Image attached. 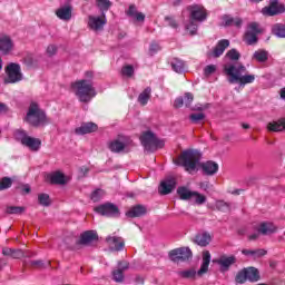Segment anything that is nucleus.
<instances>
[{
	"mask_svg": "<svg viewBox=\"0 0 285 285\" xmlns=\"http://www.w3.org/2000/svg\"><path fill=\"white\" fill-rule=\"evenodd\" d=\"M246 66L242 62H227L224 65V75L228 83H238L242 88L255 81V75L246 73Z\"/></svg>",
	"mask_w": 285,
	"mask_h": 285,
	"instance_id": "f257e3e1",
	"label": "nucleus"
},
{
	"mask_svg": "<svg viewBox=\"0 0 285 285\" xmlns=\"http://www.w3.org/2000/svg\"><path fill=\"white\" fill-rule=\"evenodd\" d=\"M71 92H73L82 104H88V101H91L92 98L97 96L92 81L87 79L72 82Z\"/></svg>",
	"mask_w": 285,
	"mask_h": 285,
	"instance_id": "f03ea898",
	"label": "nucleus"
},
{
	"mask_svg": "<svg viewBox=\"0 0 285 285\" xmlns=\"http://www.w3.org/2000/svg\"><path fill=\"white\" fill-rule=\"evenodd\" d=\"M199 161H202V153L195 149H188L181 153L176 164L183 166L187 173L193 174L197 170Z\"/></svg>",
	"mask_w": 285,
	"mask_h": 285,
	"instance_id": "7ed1b4c3",
	"label": "nucleus"
},
{
	"mask_svg": "<svg viewBox=\"0 0 285 285\" xmlns=\"http://www.w3.org/2000/svg\"><path fill=\"white\" fill-rule=\"evenodd\" d=\"M24 121H27V124L30 126H35L36 128H38V126H46V124H50L46 112L39 108L37 102H32L29 106Z\"/></svg>",
	"mask_w": 285,
	"mask_h": 285,
	"instance_id": "20e7f679",
	"label": "nucleus"
},
{
	"mask_svg": "<svg viewBox=\"0 0 285 285\" xmlns=\"http://www.w3.org/2000/svg\"><path fill=\"white\" fill-rule=\"evenodd\" d=\"M210 266V252L206 250L203 253V263L200 268L197 271L195 269H185L177 272L178 277L181 279H195V276L202 277L208 273V267Z\"/></svg>",
	"mask_w": 285,
	"mask_h": 285,
	"instance_id": "39448f33",
	"label": "nucleus"
},
{
	"mask_svg": "<svg viewBox=\"0 0 285 285\" xmlns=\"http://www.w3.org/2000/svg\"><path fill=\"white\" fill-rule=\"evenodd\" d=\"M177 193L180 199L191 202L193 204H196V206H204V203L206 202V196L204 194L193 191L186 187H179Z\"/></svg>",
	"mask_w": 285,
	"mask_h": 285,
	"instance_id": "423d86ee",
	"label": "nucleus"
},
{
	"mask_svg": "<svg viewBox=\"0 0 285 285\" xmlns=\"http://www.w3.org/2000/svg\"><path fill=\"white\" fill-rule=\"evenodd\" d=\"M141 145L148 153H155L157 148H164V140L158 139L151 131H146L140 136Z\"/></svg>",
	"mask_w": 285,
	"mask_h": 285,
	"instance_id": "0eeeda50",
	"label": "nucleus"
},
{
	"mask_svg": "<svg viewBox=\"0 0 285 285\" xmlns=\"http://www.w3.org/2000/svg\"><path fill=\"white\" fill-rule=\"evenodd\" d=\"M7 78L4 83H19L22 81L23 73H21V66L19 63L11 62L6 68Z\"/></svg>",
	"mask_w": 285,
	"mask_h": 285,
	"instance_id": "6e6552de",
	"label": "nucleus"
},
{
	"mask_svg": "<svg viewBox=\"0 0 285 285\" xmlns=\"http://www.w3.org/2000/svg\"><path fill=\"white\" fill-rule=\"evenodd\" d=\"M285 4L279 3V0H269L268 6L264 7L261 10L263 17H277L279 14H284Z\"/></svg>",
	"mask_w": 285,
	"mask_h": 285,
	"instance_id": "1a4fd4ad",
	"label": "nucleus"
},
{
	"mask_svg": "<svg viewBox=\"0 0 285 285\" xmlns=\"http://www.w3.org/2000/svg\"><path fill=\"white\" fill-rule=\"evenodd\" d=\"M247 279L248 282H259V271L255 267H247L236 275L237 284H244Z\"/></svg>",
	"mask_w": 285,
	"mask_h": 285,
	"instance_id": "9d476101",
	"label": "nucleus"
},
{
	"mask_svg": "<svg viewBox=\"0 0 285 285\" xmlns=\"http://www.w3.org/2000/svg\"><path fill=\"white\" fill-rule=\"evenodd\" d=\"M193 257V252L188 247H180L169 252V259L175 264L179 262H188Z\"/></svg>",
	"mask_w": 285,
	"mask_h": 285,
	"instance_id": "9b49d317",
	"label": "nucleus"
},
{
	"mask_svg": "<svg viewBox=\"0 0 285 285\" xmlns=\"http://www.w3.org/2000/svg\"><path fill=\"white\" fill-rule=\"evenodd\" d=\"M262 33V27L257 22H250L244 36V41L247 46H253L257 42V35Z\"/></svg>",
	"mask_w": 285,
	"mask_h": 285,
	"instance_id": "f8f14e48",
	"label": "nucleus"
},
{
	"mask_svg": "<svg viewBox=\"0 0 285 285\" xmlns=\"http://www.w3.org/2000/svg\"><path fill=\"white\" fill-rule=\"evenodd\" d=\"M95 210L105 217H119V208L112 203H106L97 206Z\"/></svg>",
	"mask_w": 285,
	"mask_h": 285,
	"instance_id": "ddd939ff",
	"label": "nucleus"
},
{
	"mask_svg": "<svg viewBox=\"0 0 285 285\" xmlns=\"http://www.w3.org/2000/svg\"><path fill=\"white\" fill-rule=\"evenodd\" d=\"M108 23V20L106 19V13H102L101 17L97 16H89L88 17V27L90 30H95L96 32L98 30H104V26Z\"/></svg>",
	"mask_w": 285,
	"mask_h": 285,
	"instance_id": "4468645a",
	"label": "nucleus"
},
{
	"mask_svg": "<svg viewBox=\"0 0 285 285\" xmlns=\"http://www.w3.org/2000/svg\"><path fill=\"white\" fill-rule=\"evenodd\" d=\"M208 13H206V8H204V6L195 4L190 8V19L193 21L202 23V21H206Z\"/></svg>",
	"mask_w": 285,
	"mask_h": 285,
	"instance_id": "2eb2a0df",
	"label": "nucleus"
},
{
	"mask_svg": "<svg viewBox=\"0 0 285 285\" xmlns=\"http://www.w3.org/2000/svg\"><path fill=\"white\" fill-rule=\"evenodd\" d=\"M237 262V257L230 255V256H226L223 255L220 256L218 259H216V264H219L220 266V271L223 273H226V271H229V268L233 266V264H235Z\"/></svg>",
	"mask_w": 285,
	"mask_h": 285,
	"instance_id": "dca6fc26",
	"label": "nucleus"
},
{
	"mask_svg": "<svg viewBox=\"0 0 285 285\" xmlns=\"http://www.w3.org/2000/svg\"><path fill=\"white\" fill-rule=\"evenodd\" d=\"M175 186H177V181L174 177H169L160 183L158 191L160 193V195H169V193H173V190H175Z\"/></svg>",
	"mask_w": 285,
	"mask_h": 285,
	"instance_id": "f3484780",
	"label": "nucleus"
},
{
	"mask_svg": "<svg viewBox=\"0 0 285 285\" xmlns=\"http://www.w3.org/2000/svg\"><path fill=\"white\" fill-rule=\"evenodd\" d=\"M106 242H107V246L111 250H116V252L124 250V246H125L124 238L117 237V236H108L106 238Z\"/></svg>",
	"mask_w": 285,
	"mask_h": 285,
	"instance_id": "a211bd4d",
	"label": "nucleus"
},
{
	"mask_svg": "<svg viewBox=\"0 0 285 285\" xmlns=\"http://www.w3.org/2000/svg\"><path fill=\"white\" fill-rule=\"evenodd\" d=\"M14 48L12 39L8 36H0V52L1 55H10Z\"/></svg>",
	"mask_w": 285,
	"mask_h": 285,
	"instance_id": "6ab92c4d",
	"label": "nucleus"
},
{
	"mask_svg": "<svg viewBox=\"0 0 285 285\" xmlns=\"http://www.w3.org/2000/svg\"><path fill=\"white\" fill-rule=\"evenodd\" d=\"M128 271V263L120 262L118 263V268L112 272L114 282L121 283L124 282V272Z\"/></svg>",
	"mask_w": 285,
	"mask_h": 285,
	"instance_id": "aec40b11",
	"label": "nucleus"
},
{
	"mask_svg": "<svg viewBox=\"0 0 285 285\" xmlns=\"http://www.w3.org/2000/svg\"><path fill=\"white\" fill-rule=\"evenodd\" d=\"M228 46H230V41H228L226 39L218 41V43L212 51L210 56L214 57V59L222 57V55H224V51L226 50V48H228Z\"/></svg>",
	"mask_w": 285,
	"mask_h": 285,
	"instance_id": "412c9836",
	"label": "nucleus"
},
{
	"mask_svg": "<svg viewBox=\"0 0 285 285\" xmlns=\"http://www.w3.org/2000/svg\"><path fill=\"white\" fill-rule=\"evenodd\" d=\"M97 124L95 122H85L80 127L75 129L76 135H88L90 132L97 131Z\"/></svg>",
	"mask_w": 285,
	"mask_h": 285,
	"instance_id": "4be33fe9",
	"label": "nucleus"
},
{
	"mask_svg": "<svg viewBox=\"0 0 285 285\" xmlns=\"http://www.w3.org/2000/svg\"><path fill=\"white\" fill-rule=\"evenodd\" d=\"M204 175H215L219 170V165L213 160H208L200 165Z\"/></svg>",
	"mask_w": 285,
	"mask_h": 285,
	"instance_id": "5701e85b",
	"label": "nucleus"
},
{
	"mask_svg": "<svg viewBox=\"0 0 285 285\" xmlns=\"http://www.w3.org/2000/svg\"><path fill=\"white\" fill-rule=\"evenodd\" d=\"M56 16L58 19H61V21H70V19H72V7H60L58 10H56Z\"/></svg>",
	"mask_w": 285,
	"mask_h": 285,
	"instance_id": "b1692460",
	"label": "nucleus"
},
{
	"mask_svg": "<svg viewBox=\"0 0 285 285\" xmlns=\"http://www.w3.org/2000/svg\"><path fill=\"white\" fill-rule=\"evenodd\" d=\"M258 233L261 235H273V233H277V226L271 222H263L258 226Z\"/></svg>",
	"mask_w": 285,
	"mask_h": 285,
	"instance_id": "393cba45",
	"label": "nucleus"
},
{
	"mask_svg": "<svg viewBox=\"0 0 285 285\" xmlns=\"http://www.w3.org/2000/svg\"><path fill=\"white\" fill-rule=\"evenodd\" d=\"M267 130H269V132H283V130H285V117L279 118L276 121L268 122Z\"/></svg>",
	"mask_w": 285,
	"mask_h": 285,
	"instance_id": "a878e982",
	"label": "nucleus"
},
{
	"mask_svg": "<svg viewBox=\"0 0 285 285\" xmlns=\"http://www.w3.org/2000/svg\"><path fill=\"white\" fill-rule=\"evenodd\" d=\"M47 181L49 184L63 185V184H66V176L63 174H61L60 171H56L53 174L47 175Z\"/></svg>",
	"mask_w": 285,
	"mask_h": 285,
	"instance_id": "bb28decb",
	"label": "nucleus"
},
{
	"mask_svg": "<svg viewBox=\"0 0 285 285\" xmlns=\"http://www.w3.org/2000/svg\"><path fill=\"white\" fill-rule=\"evenodd\" d=\"M22 146H27L28 149L32 150L33 153H37V150L41 148V140H39V138L29 137L24 140Z\"/></svg>",
	"mask_w": 285,
	"mask_h": 285,
	"instance_id": "cd10ccee",
	"label": "nucleus"
},
{
	"mask_svg": "<svg viewBox=\"0 0 285 285\" xmlns=\"http://www.w3.org/2000/svg\"><path fill=\"white\" fill-rule=\"evenodd\" d=\"M2 255H4V257H12V259H21V257H23V252L21 249L4 247L2 248Z\"/></svg>",
	"mask_w": 285,
	"mask_h": 285,
	"instance_id": "c85d7f7f",
	"label": "nucleus"
},
{
	"mask_svg": "<svg viewBox=\"0 0 285 285\" xmlns=\"http://www.w3.org/2000/svg\"><path fill=\"white\" fill-rule=\"evenodd\" d=\"M95 239H97V233H95L94 230H88L81 234L79 244H90L95 242Z\"/></svg>",
	"mask_w": 285,
	"mask_h": 285,
	"instance_id": "c756f323",
	"label": "nucleus"
},
{
	"mask_svg": "<svg viewBox=\"0 0 285 285\" xmlns=\"http://www.w3.org/2000/svg\"><path fill=\"white\" fill-rule=\"evenodd\" d=\"M212 239L213 238L210 237V234H208V233L197 234L195 237V242L198 246H208V244H210Z\"/></svg>",
	"mask_w": 285,
	"mask_h": 285,
	"instance_id": "7c9ffc66",
	"label": "nucleus"
},
{
	"mask_svg": "<svg viewBox=\"0 0 285 285\" xmlns=\"http://www.w3.org/2000/svg\"><path fill=\"white\" fill-rule=\"evenodd\" d=\"M126 146H128V142L117 139L109 144V150H111V153H121Z\"/></svg>",
	"mask_w": 285,
	"mask_h": 285,
	"instance_id": "2f4dec72",
	"label": "nucleus"
},
{
	"mask_svg": "<svg viewBox=\"0 0 285 285\" xmlns=\"http://www.w3.org/2000/svg\"><path fill=\"white\" fill-rule=\"evenodd\" d=\"M223 21L225 26H235L236 28H242V23H244L242 18H238V17L233 18L230 16H224Z\"/></svg>",
	"mask_w": 285,
	"mask_h": 285,
	"instance_id": "473e14b6",
	"label": "nucleus"
},
{
	"mask_svg": "<svg viewBox=\"0 0 285 285\" xmlns=\"http://www.w3.org/2000/svg\"><path fill=\"white\" fill-rule=\"evenodd\" d=\"M171 68L175 72H178V73L186 72V62H184L178 58H174L171 60Z\"/></svg>",
	"mask_w": 285,
	"mask_h": 285,
	"instance_id": "72a5a7b5",
	"label": "nucleus"
},
{
	"mask_svg": "<svg viewBox=\"0 0 285 285\" xmlns=\"http://www.w3.org/2000/svg\"><path fill=\"white\" fill-rule=\"evenodd\" d=\"M127 217H141V215H146V207L141 205H137L126 213Z\"/></svg>",
	"mask_w": 285,
	"mask_h": 285,
	"instance_id": "f704fd0d",
	"label": "nucleus"
},
{
	"mask_svg": "<svg viewBox=\"0 0 285 285\" xmlns=\"http://www.w3.org/2000/svg\"><path fill=\"white\" fill-rule=\"evenodd\" d=\"M272 33L279 39H284L285 37V24L284 23H275L272 26Z\"/></svg>",
	"mask_w": 285,
	"mask_h": 285,
	"instance_id": "c9c22d12",
	"label": "nucleus"
},
{
	"mask_svg": "<svg viewBox=\"0 0 285 285\" xmlns=\"http://www.w3.org/2000/svg\"><path fill=\"white\" fill-rule=\"evenodd\" d=\"M153 92V89L150 87H147L139 96H138V102L141 106H146L148 104V100L150 99V94Z\"/></svg>",
	"mask_w": 285,
	"mask_h": 285,
	"instance_id": "e433bc0d",
	"label": "nucleus"
},
{
	"mask_svg": "<svg viewBox=\"0 0 285 285\" xmlns=\"http://www.w3.org/2000/svg\"><path fill=\"white\" fill-rule=\"evenodd\" d=\"M253 59H256V61L264 63V61H268V51L259 49L254 52Z\"/></svg>",
	"mask_w": 285,
	"mask_h": 285,
	"instance_id": "4c0bfd02",
	"label": "nucleus"
},
{
	"mask_svg": "<svg viewBox=\"0 0 285 285\" xmlns=\"http://www.w3.org/2000/svg\"><path fill=\"white\" fill-rule=\"evenodd\" d=\"M96 6L104 14V12H108V10H110L112 2H110V0H96Z\"/></svg>",
	"mask_w": 285,
	"mask_h": 285,
	"instance_id": "58836bf2",
	"label": "nucleus"
},
{
	"mask_svg": "<svg viewBox=\"0 0 285 285\" xmlns=\"http://www.w3.org/2000/svg\"><path fill=\"white\" fill-rule=\"evenodd\" d=\"M7 215H22V213H26V207L21 206H8L6 208Z\"/></svg>",
	"mask_w": 285,
	"mask_h": 285,
	"instance_id": "ea45409f",
	"label": "nucleus"
},
{
	"mask_svg": "<svg viewBox=\"0 0 285 285\" xmlns=\"http://www.w3.org/2000/svg\"><path fill=\"white\" fill-rule=\"evenodd\" d=\"M195 21L196 20L190 18L188 23L185 24V29L187 32H189V35H197V23H195Z\"/></svg>",
	"mask_w": 285,
	"mask_h": 285,
	"instance_id": "a19ab883",
	"label": "nucleus"
},
{
	"mask_svg": "<svg viewBox=\"0 0 285 285\" xmlns=\"http://www.w3.org/2000/svg\"><path fill=\"white\" fill-rule=\"evenodd\" d=\"M14 137L16 139H18V141H21V144L23 145L26 142V140L30 137L28 136V134H26V130L23 129H18L14 132Z\"/></svg>",
	"mask_w": 285,
	"mask_h": 285,
	"instance_id": "79ce46f5",
	"label": "nucleus"
},
{
	"mask_svg": "<svg viewBox=\"0 0 285 285\" xmlns=\"http://www.w3.org/2000/svg\"><path fill=\"white\" fill-rule=\"evenodd\" d=\"M104 197H106V191L104 189H96L92 194H91V199L94 202H100V199H104Z\"/></svg>",
	"mask_w": 285,
	"mask_h": 285,
	"instance_id": "37998d69",
	"label": "nucleus"
},
{
	"mask_svg": "<svg viewBox=\"0 0 285 285\" xmlns=\"http://www.w3.org/2000/svg\"><path fill=\"white\" fill-rule=\"evenodd\" d=\"M12 186V179L10 177H3L0 180V190H6Z\"/></svg>",
	"mask_w": 285,
	"mask_h": 285,
	"instance_id": "c03bdc74",
	"label": "nucleus"
},
{
	"mask_svg": "<svg viewBox=\"0 0 285 285\" xmlns=\"http://www.w3.org/2000/svg\"><path fill=\"white\" fill-rule=\"evenodd\" d=\"M226 57H228V59H230V61H239V57H242V55L236 49H230L226 53Z\"/></svg>",
	"mask_w": 285,
	"mask_h": 285,
	"instance_id": "a18cd8bd",
	"label": "nucleus"
},
{
	"mask_svg": "<svg viewBox=\"0 0 285 285\" xmlns=\"http://www.w3.org/2000/svg\"><path fill=\"white\" fill-rule=\"evenodd\" d=\"M38 202L41 206H50V196L48 194H39Z\"/></svg>",
	"mask_w": 285,
	"mask_h": 285,
	"instance_id": "49530a36",
	"label": "nucleus"
},
{
	"mask_svg": "<svg viewBox=\"0 0 285 285\" xmlns=\"http://www.w3.org/2000/svg\"><path fill=\"white\" fill-rule=\"evenodd\" d=\"M216 208L217 210H222L223 213H226V210H230V205H228V203L224 200H217Z\"/></svg>",
	"mask_w": 285,
	"mask_h": 285,
	"instance_id": "de8ad7c7",
	"label": "nucleus"
},
{
	"mask_svg": "<svg viewBox=\"0 0 285 285\" xmlns=\"http://www.w3.org/2000/svg\"><path fill=\"white\" fill-rule=\"evenodd\" d=\"M206 116L203 112H198V114H191L189 116L190 121H193V124H199V121L204 120Z\"/></svg>",
	"mask_w": 285,
	"mask_h": 285,
	"instance_id": "09e8293b",
	"label": "nucleus"
},
{
	"mask_svg": "<svg viewBox=\"0 0 285 285\" xmlns=\"http://www.w3.org/2000/svg\"><path fill=\"white\" fill-rule=\"evenodd\" d=\"M216 71H217V66L209 65V66L205 67L204 75H205V77H210V75H214V72H216Z\"/></svg>",
	"mask_w": 285,
	"mask_h": 285,
	"instance_id": "8fccbe9b",
	"label": "nucleus"
},
{
	"mask_svg": "<svg viewBox=\"0 0 285 285\" xmlns=\"http://www.w3.org/2000/svg\"><path fill=\"white\" fill-rule=\"evenodd\" d=\"M122 75L125 77H132V75H135V69L132 68V66H125L122 68Z\"/></svg>",
	"mask_w": 285,
	"mask_h": 285,
	"instance_id": "3c124183",
	"label": "nucleus"
},
{
	"mask_svg": "<svg viewBox=\"0 0 285 285\" xmlns=\"http://www.w3.org/2000/svg\"><path fill=\"white\" fill-rule=\"evenodd\" d=\"M194 96L190 92H186L185 97L183 98L184 104L187 108H189L190 104H193Z\"/></svg>",
	"mask_w": 285,
	"mask_h": 285,
	"instance_id": "603ef678",
	"label": "nucleus"
},
{
	"mask_svg": "<svg viewBox=\"0 0 285 285\" xmlns=\"http://www.w3.org/2000/svg\"><path fill=\"white\" fill-rule=\"evenodd\" d=\"M165 21H166L167 26H170V28H179L177 20H175V18H173V17H166Z\"/></svg>",
	"mask_w": 285,
	"mask_h": 285,
	"instance_id": "864d4df0",
	"label": "nucleus"
},
{
	"mask_svg": "<svg viewBox=\"0 0 285 285\" xmlns=\"http://www.w3.org/2000/svg\"><path fill=\"white\" fill-rule=\"evenodd\" d=\"M159 50H161V47H159V43L153 42L149 47V53L151 55H156V52H159Z\"/></svg>",
	"mask_w": 285,
	"mask_h": 285,
	"instance_id": "5fc2aeb1",
	"label": "nucleus"
},
{
	"mask_svg": "<svg viewBox=\"0 0 285 285\" xmlns=\"http://www.w3.org/2000/svg\"><path fill=\"white\" fill-rule=\"evenodd\" d=\"M23 63L28 67L35 66V57H32V55H27L26 58L23 59Z\"/></svg>",
	"mask_w": 285,
	"mask_h": 285,
	"instance_id": "6e6d98bb",
	"label": "nucleus"
},
{
	"mask_svg": "<svg viewBox=\"0 0 285 285\" xmlns=\"http://www.w3.org/2000/svg\"><path fill=\"white\" fill-rule=\"evenodd\" d=\"M47 55L49 57H52L53 55H57V46L50 45L47 47Z\"/></svg>",
	"mask_w": 285,
	"mask_h": 285,
	"instance_id": "4d7b16f0",
	"label": "nucleus"
},
{
	"mask_svg": "<svg viewBox=\"0 0 285 285\" xmlns=\"http://www.w3.org/2000/svg\"><path fill=\"white\" fill-rule=\"evenodd\" d=\"M264 255H266V250L265 249H255L253 257L256 259L257 257H264Z\"/></svg>",
	"mask_w": 285,
	"mask_h": 285,
	"instance_id": "13d9d810",
	"label": "nucleus"
},
{
	"mask_svg": "<svg viewBox=\"0 0 285 285\" xmlns=\"http://www.w3.org/2000/svg\"><path fill=\"white\" fill-rule=\"evenodd\" d=\"M184 98L183 97H178L176 98V100L174 101V107L175 108H181V106H184Z\"/></svg>",
	"mask_w": 285,
	"mask_h": 285,
	"instance_id": "bf43d9fd",
	"label": "nucleus"
},
{
	"mask_svg": "<svg viewBox=\"0 0 285 285\" xmlns=\"http://www.w3.org/2000/svg\"><path fill=\"white\" fill-rule=\"evenodd\" d=\"M137 13V8L135 7V4H131L127 11V14L129 17H134Z\"/></svg>",
	"mask_w": 285,
	"mask_h": 285,
	"instance_id": "052dcab7",
	"label": "nucleus"
},
{
	"mask_svg": "<svg viewBox=\"0 0 285 285\" xmlns=\"http://www.w3.org/2000/svg\"><path fill=\"white\" fill-rule=\"evenodd\" d=\"M136 21H145L146 20V16L141 12H137L135 16Z\"/></svg>",
	"mask_w": 285,
	"mask_h": 285,
	"instance_id": "680f3d73",
	"label": "nucleus"
},
{
	"mask_svg": "<svg viewBox=\"0 0 285 285\" xmlns=\"http://www.w3.org/2000/svg\"><path fill=\"white\" fill-rule=\"evenodd\" d=\"M85 77H86L87 81H90V79H92L95 77V73L92 71H87L85 73Z\"/></svg>",
	"mask_w": 285,
	"mask_h": 285,
	"instance_id": "e2e57ef3",
	"label": "nucleus"
},
{
	"mask_svg": "<svg viewBox=\"0 0 285 285\" xmlns=\"http://www.w3.org/2000/svg\"><path fill=\"white\" fill-rule=\"evenodd\" d=\"M242 253H243V255L253 257L254 250L253 249H243Z\"/></svg>",
	"mask_w": 285,
	"mask_h": 285,
	"instance_id": "0e129e2a",
	"label": "nucleus"
},
{
	"mask_svg": "<svg viewBox=\"0 0 285 285\" xmlns=\"http://www.w3.org/2000/svg\"><path fill=\"white\" fill-rule=\"evenodd\" d=\"M31 266L41 267V266H43V262H41V261H32L31 262Z\"/></svg>",
	"mask_w": 285,
	"mask_h": 285,
	"instance_id": "69168bd1",
	"label": "nucleus"
},
{
	"mask_svg": "<svg viewBox=\"0 0 285 285\" xmlns=\"http://www.w3.org/2000/svg\"><path fill=\"white\" fill-rule=\"evenodd\" d=\"M22 193H23L24 195H28V193H30V185H23V186H22Z\"/></svg>",
	"mask_w": 285,
	"mask_h": 285,
	"instance_id": "338daca9",
	"label": "nucleus"
},
{
	"mask_svg": "<svg viewBox=\"0 0 285 285\" xmlns=\"http://www.w3.org/2000/svg\"><path fill=\"white\" fill-rule=\"evenodd\" d=\"M279 95H281V99L285 101V87L281 89Z\"/></svg>",
	"mask_w": 285,
	"mask_h": 285,
	"instance_id": "774afa93",
	"label": "nucleus"
}]
</instances>
